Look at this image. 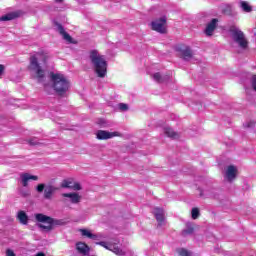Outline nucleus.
Masks as SVG:
<instances>
[{
	"label": "nucleus",
	"instance_id": "f257e3e1",
	"mask_svg": "<svg viewBox=\"0 0 256 256\" xmlns=\"http://www.w3.org/2000/svg\"><path fill=\"white\" fill-rule=\"evenodd\" d=\"M90 61L94 66L95 73L98 77L103 78L107 75V61L97 50H92L90 52Z\"/></svg>",
	"mask_w": 256,
	"mask_h": 256
},
{
	"label": "nucleus",
	"instance_id": "f03ea898",
	"mask_svg": "<svg viewBox=\"0 0 256 256\" xmlns=\"http://www.w3.org/2000/svg\"><path fill=\"white\" fill-rule=\"evenodd\" d=\"M51 79L53 81L54 91L58 95H65L69 91V80L63 74L52 73Z\"/></svg>",
	"mask_w": 256,
	"mask_h": 256
},
{
	"label": "nucleus",
	"instance_id": "7ed1b4c3",
	"mask_svg": "<svg viewBox=\"0 0 256 256\" xmlns=\"http://www.w3.org/2000/svg\"><path fill=\"white\" fill-rule=\"evenodd\" d=\"M228 32L230 33V37L234 43L238 44L240 49H247L249 47V41L247 37H245V33L239 29L237 26H230Z\"/></svg>",
	"mask_w": 256,
	"mask_h": 256
},
{
	"label": "nucleus",
	"instance_id": "20e7f679",
	"mask_svg": "<svg viewBox=\"0 0 256 256\" xmlns=\"http://www.w3.org/2000/svg\"><path fill=\"white\" fill-rule=\"evenodd\" d=\"M28 69L30 71H35L36 77L40 83L43 81V79H45V71H43V68H41L37 56L34 55L30 57V65Z\"/></svg>",
	"mask_w": 256,
	"mask_h": 256
},
{
	"label": "nucleus",
	"instance_id": "39448f33",
	"mask_svg": "<svg viewBox=\"0 0 256 256\" xmlns=\"http://www.w3.org/2000/svg\"><path fill=\"white\" fill-rule=\"evenodd\" d=\"M35 219L38 223H48L51 227L54 225H63V220L53 219L50 216L41 213L35 214Z\"/></svg>",
	"mask_w": 256,
	"mask_h": 256
},
{
	"label": "nucleus",
	"instance_id": "423d86ee",
	"mask_svg": "<svg viewBox=\"0 0 256 256\" xmlns=\"http://www.w3.org/2000/svg\"><path fill=\"white\" fill-rule=\"evenodd\" d=\"M113 137H121V133L109 132L107 130H98L96 132V139L99 141H107L108 139H113Z\"/></svg>",
	"mask_w": 256,
	"mask_h": 256
},
{
	"label": "nucleus",
	"instance_id": "0eeeda50",
	"mask_svg": "<svg viewBox=\"0 0 256 256\" xmlns=\"http://www.w3.org/2000/svg\"><path fill=\"white\" fill-rule=\"evenodd\" d=\"M167 23V18L162 17L158 20L152 21L151 27L153 31H157V33H166L167 29L165 28V24Z\"/></svg>",
	"mask_w": 256,
	"mask_h": 256
},
{
	"label": "nucleus",
	"instance_id": "6e6552de",
	"mask_svg": "<svg viewBox=\"0 0 256 256\" xmlns=\"http://www.w3.org/2000/svg\"><path fill=\"white\" fill-rule=\"evenodd\" d=\"M96 245H100L101 247H104V249H107L108 251H112V253H115V255L123 256L125 255V252L117 247L115 244H111L109 242L100 241L97 242Z\"/></svg>",
	"mask_w": 256,
	"mask_h": 256
},
{
	"label": "nucleus",
	"instance_id": "1a4fd4ad",
	"mask_svg": "<svg viewBox=\"0 0 256 256\" xmlns=\"http://www.w3.org/2000/svg\"><path fill=\"white\" fill-rule=\"evenodd\" d=\"M178 53L181 54L182 59L184 61H190V59H193V50H191V47L189 46H183L177 48Z\"/></svg>",
	"mask_w": 256,
	"mask_h": 256
},
{
	"label": "nucleus",
	"instance_id": "9d476101",
	"mask_svg": "<svg viewBox=\"0 0 256 256\" xmlns=\"http://www.w3.org/2000/svg\"><path fill=\"white\" fill-rule=\"evenodd\" d=\"M154 217L158 222L159 227H163L165 225V210L162 208L156 207L153 210Z\"/></svg>",
	"mask_w": 256,
	"mask_h": 256
},
{
	"label": "nucleus",
	"instance_id": "9b49d317",
	"mask_svg": "<svg viewBox=\"0 0 256 256\" xmlns=\"http://www.w3.org/2000/svg\"><path fill=\"white\" fill-rule=\"evenodd\" d=\"M21 183L23 187H27L29 185V181H39V176L31 175L29 173H22L20 175Z\"/></svg>",
	"mask_w": 256,
	"mask_h": 256
},
{
	"label": "nucleus",
	"instance_id": "f8f14e48",
	"mask_svg": "<svg viewBox=\"0 0 256 256\" xmlns=\"http://www.w3.org/2000/svg\"><path fill=\"white\" fill-rule=\"evenodd\" d=\"M62 197L70 199V203H72L73 205H78V203H81L82 199L81 195H79V193L77 192L63 193Z\"/></svg>",
	"mask_w": 256,
	"mask_h": 256
},
{
	"label": "nucleus",
	"instance_id": "ddd939ff",
	"mask_svg": "<svg viewBox=\"0 0 256 256\" xmlns=\"http://www.w3.org/2000/svg\"><path fill=\"white\" fill-rule=\"evenodd\" d=\"M217 23H219V20L216 18H213L206 26L205 29V34L208 37H211V35H213V31H215V29H217Z\"/></svg>",
	"mask_w": 256,
	"mask_h": 256
},
{
	"label": "nucleus",
	"instance_id": "4468645a",
	"mask_svg": "<svg viewBox=\"0 0 256 256\" xmlns=\"http://www.w3.org/2000/svg\"><path fill=\"white\" fill-rule=\"evenodd\" d=\"M79 232L81 233L82 237H87L88 239H92L93 241H99V239L103 238V235L93 234L87 229H80Z\"/></svg>",
	"mask_w": 256,
	"mask_h": 256
},
{
	"label": "nucleus",
	"instance_id": "2eb2a0df",
	"mask_svg": "<svg viewBox=\"0 0 256 256\" xmlns=\"http://www.w3.org/2000/svg\"><path fill=\"white\" fill-rule=\"evenodd\" d=\"M237 177V168L233 165L228 166L226 170V179L231 183V181H234Z\"/></svg>",
	"mask_w": 256,
	"mask_h": 256
},
{
	"label": "nucleus",
	"instance_id": "dca6fc26",
	"mask_svg": "<svg viewBox=\"0 0 256 256\" xmlns=\"http://www.w3.org/2000/svg\"><path fill=\"white\" fill-rule=\"evenodd\" d=\"M56 27L60 33V35L63 36V39L65 41H67L68 43H73V38L71 37V35H69V33H67L65 31V28H63V25L59 24V23H56Z\"/></svg>",
	"mask_w": 256,
	"mask_h": 256
},
{
	"label": "nucleus",
	"instance_id": "f3484780",
	"mask_svg": "<svg viewBox=\"0 0 256 256\" xmlns=\"http://www.w3.org/2000/svg\"><path fill=\"white\" fill-rule=\"evenodd\" d=\"M57 187L53 185H47L44 189V199L51 200L53 198V193L57 191Z\"/></svg>",
	"mask_w": 256,
	"mask_h": 256
},
{
	"label": "nucleus",
	"instance_id": "a211bd4d",
	"mask_svg": "<svg viewBox=\"0 0 256 256\" xmlns=\"http://www.w3.org/2000/svg\"><path fill=\"white\" fill-rule=\"evenodd\" d=\"M76 249L78 253H81L82 255H87L89 253V246L83 242H78L76 244Z\"/></svg>",
	"mask_w": 256,
	"mask_h": 256
},
{
	"label": "nucleus",
	"instance_id": "6ab92c4d",
	"mask_svg": "<svg viewBox=\"0 0 256 256\" xmlns=\"http://www.w3.org/2000/svg\"><path fill=\"white\" fill-rule=\"evenodd\" d=\"M17 219L22 225H27V223H29V216H27V213H25V211H19Z\"/></svg>",
	"mask_w": 256,
	"mask_h": 256
},
{
	"label": "nucleus",
	"instance_id": "aec40b11",
	"mask_svg": "<svg viewBox=\"0 0 256 256\" xmlns=\"http://www.w3.org/2000/svg\"><path fill=\"white\" fill-rule=\"evenodd\" d=\"M164 133L167 135V137H170L171 139H178L179 134L175 131H173L171 128L166 127L164 128Z\"/></svg>",
	"mask_w": 256,
	"mask_h": 256
},
{
	"label": "nucleus",
	"instance_id": "412c9836",
	"mask_svg": "<svg viewBox=\"0 0 256 256\" xmlns=\"http://www.w3.org/2000/svg\"><path fill=\"white\" fill-rule=\"evenodd\" d=\"M17 17H19V15H17V13L11 12V13H8V14H5L4 16H2L0 18V21H13V19H17Z\"/></svg>",
	"mask_w": 256,
	"mask_h": 256
},
{
	"label": "nucleus",
	"instance_id": "4be33fe9",
	"mask_svg": "<svg viewBox=\"0 0 256 256\" xmlns=\"http://www.w3.org/2000/svg\"><path fill=\"white\" fill-rule=\"evenodd\" d=\"M98 125L102 128V129H109V127L112 126L111 122H109L108 120L106 119H99L98 120Z\"/></svg>",
	"mask_w": 256,
	"mask_h": 256
},
{
	"label": "nucleus",
	"instance_id": "5701e85b",
	"mask_svg": "<svg viewBox=\"0 0 256 256\" xmlns=\"http://www.w3.org/2000/svg\"><path fill=\"white\" fill-rule=\"evenodd\" d=\"M240 7L242 9V11H244L245 13H251V11H253V8L251 7V5H249V3L242 1L240 3Z\"/></svg>",
	"mask_w": 256,
	"mask_h": 256
},
{
	"label": "nucleus",
	"instance_id": "b1692460",
	"mask_svg": "<svg viewBox=\"0 0 256 256\" xmlns=\"http://www.w3.org/2000/svg\"><path fill=\"white\" fill-rule=\"evenodd\" d=\"M62 189H72L73 181L71 180H63L61 183Z\"/></svg>",
	"mask_w": 256,
	"mask_h": 256
},
{
	"label": "nucleus",
	"instance_id": "393cba45",
	"mask_svg": "<svg viewBox=\"0 0 256 256\" xmlns=\"http://www.w3.org/2000/svg\"><path fill=\"white\" fill-rule=\"evenodd\" d=\"M177 253L180 256H192L191 252H189L187 249H184V248L177 249Z\"/></svg>",
	"mask_w": 256,
	"mask_h": 256
},
{
	"label": "nucleus",
	"instance_id": "a878e982",
	"mask_svg": "<svg viewBox=\"0 0 256 256\" xmlns=\"http://www.w3.org/2000/svg\"><path fill=\"white\" fill-rule=\"evenodd\" d=\"M153 79L154 81H156L157 83H163V76H161V73L157 72L155 74H153Z\"/></svg>",
	"mask_w": 256,
	"mask_h": 256
},
{
	"label": "nucleus",
	"instance_id": "bb28decb",
	"mask_svg": "<svg viewBox=\"0 0 256 256\" xmlns=\"http://www.w3.org/2000/svg\"><path fill=\"white\" fill-rule=\"evenodd\" d=\"M192 219H199L201 213L199 212V208H193L191 211Z\"/></svg>",
	"mask_w": 256,
	"mask_h": 256
},
{
	"label": "nucleus",
	"instance_id": "cd10ccee",
	"mask_svg": "<svg viewBox=\"0 0 256 256\" xmlns=\"http://www.w3.org/2000/svg\"><path fill=\"white\" fill-rule=\"evenodd\" d=\"M245 129H253L255 127V121L250 120L244 123Z\"/></svg>",
	"mask_w": 256,
	"mask_h": 256
},
{
	"label": "nucleus",
	"instance_id": "c85d7f7f",
	"mask_svg": "<svg viewBox=\"0 0 256 256\" xmlns=\"http://www.w3.org/2000/svg\"><path fill=\"white\" fill-rule=\"evenodd\" d=\"M47 186L45 185V184H43V183H41V184H38L37 186H36V191L38 192V193H43V191H45V188H46Z\"/></svg>",
	"mask_w": 256,
	"mask_h": 256
},
{
	"label": "nucleus",
	"instance_id": "c756f323",
	"mask_svg": "<svg viewBox=\"0 0 256 256\" xmlns=\"http://www.w3.org/2000/svg\"><path fill=\"white\" fill-rule=\"evenodd\" d=\"M28 143H29V145H32V146H35V145H39V144H40V143H39V140H38L36 137L30 138V139L28 140Z\"/></svg>",
	"mask_w": 256,
	"mask_h": 256
},
{
	"label": "nucleus",
	"instance_id": "7c9ffc66",
	"mask_svg": "<svg viewBox=\"0 0 256 256\" xmlns=\"http://www.w3.org/2000/svg\"><path fill=\"white\" fill-rule=\"evenodd\" d=\"M38 227L40 229H44L45 231H52L53 230V226H51V224H49L48 226L43 225V224H39Z\"/></svg>",
	"mask_w": 256,
	"mask_h": 256
},
{
	"label": "nucleus",
	"instance_id": "2f4dec72",
	"mask_svg": "<svg viewBox=\"0 0 256 256\" xmlns=\"http://www.w3.org/2000/svg\"><path fill=\"white\" fill-rule=\"evenodd\" d=\"M118 107H119L120 111H129V105H127L125 103L118 104Z\"/></svg>",
	"mask_w": 256,
	"mask_h": 256
},
{
	"label": "nucleus",
	"instance_id": "473e14b6",
	"mask_svg": "<svg viewBox=\"0 0 256 256\" xmlns=\"http://www.w3.org/2000/svg\"><path fill=\"white\" fill-rule=\"evenodd\" d=\"M193 228H187L186 230H183L182 234L183 235H193Z\"/></svg>",
	"mask_w": 256,
	"mask_h": 256
},
{
	"label": "nucleus",
	"instance_id": "72a5a7b5",
	"mask_svg": "<svg viewBox=\"0 0 256 256\" xmlns=\"http://www.w3.org/2000/svg\"><path fill=\"white\" fill-rule=\"evenodd\" d=\"M72 189H73L74 191H81V184H79V183H73V184H72Z\"/></svg>",
	"mask_w": 256,
	"mask_h": 256
},
{
	"label": "nucleus",
	"instance_id": "f704fd0d",
	"mask_svg": "<svg viewBox=\"0 0 256 256\" xmlns=\"http://www.w3.org/2000/svg\"><path fill=\"white\" fill-rule=\"evenodd\" d=\"M251 85H252L254 91H256V75L252 76Z\"/></svg>",
	"mask_w": 256,
	"mask_h": 256
},
{
	"label": "nucleus",
	"instance_id": "c9c22d12",
	"mask_svg": "<svg viewBox=\"0 0 256 256\" xmlns=\"http://www.w3.org/2000/svg\"><path fill=\"white\" fill-rule=\"evenodd\" d=\"M6 256H16V255H15V252H13V250L8 249V250L6 251Z\"/></svg>",
	"mask_w": 256,
	"mask_h": 256
},
{
	"label": "nucleus",
	"instance_id": "e433bc0d",
	"mask_svg": "<svg viewBox=\"0 0 256 256\" xmlns=\"http://www.w3.org/2000/svg\"><path fill=\"white\" fill-rule=\"evenodd\" d=\"M3 71H5V66L0 64V75H3Z\"/></svg>",
	"mask_w": 256,
	"mask_h": 256
},
{
	"label": "nucleus",
	"instance_id": "4c0bfd02",
	"mask_svg": "<svg viewBox=\"0 0 256 256\" xmlns=\"http://www.w3.org/2000/svg\"><path fill=\"white\" fill-rule=\"evenodd\" d=\"M198 191H200V197H207V194H205V192H203L201 188H199Z\"/></svg>",
	"mask_w": 256,
	"mask_h": 256
},
{
	"label": "nucleus",
	"instance_id": "58836bf2",
	"mask_svg": "<svg viewBox=\"0 0 256 256\" xmlns=\"http://www.w3.org/2000/svg\"><path fill=\"white\" fill-rule=\"evenodd\" d=\"M57 3H63V0H55Z\"/></svg>",
	"mask_w": 256,
	"mask_h": 256
},
{
	"label": "nucleus",
	"instance_id": "ea45409f",
	"mask_svg": "<svg viewBox=\"0 0 256 256\" xmlns=\"http://www.w3.org/2000/svg\"><path fill=\"white\" fill-rule=\"evenodd\" d=\"M227 7V9H230V6L228 5V6H226Z\"/></svg>",
	"mask_w": 256,
	"mask_h": 256
},
{
	"label": "nucleus",
	"instance_id": "a19ab883",
	"mask_svg": "<svg viewBox=\"0 0 256 256\" xmlns=\"http://www.w3.org/2000/svg\"><path fill=\"white\" fill-rule=\"evenodd\" d=\"M255 37H256V33H255Z\"/></svg>",
	"mask_w": 256,
	"mask_h": 256
}]
</instances>
